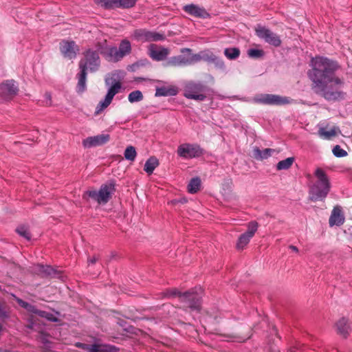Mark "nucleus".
<instances>
[{
	"mask_svg": "<svg viewBox=\"0 0 352 352\" xmlns=\"http://www.w3.org/2000/svg\"><path fill=\"white\" fill-rule=\"evenodd\" d=\"M76 346L84 349L87 352H115L116 351V347L114 346L102 344H87L77 342Z\"/></svg>",
	"mask_w": 352,
	"mask_h": 352,
	"instance_id": "obj_16",
	"label": "nucleus"
},
{
	"mask_svg": "<svg viewBox=\"0 0 352 352\" xmlns=\"http://www.w3.org/2000/svg\"><path fill=\"white\" fill-rule=\"evenodd\" d=\"M96 48L108 62L118 63L120 61L118 54L117 47L108 45L106 41L98 42L96 44Z\"/></svg>",
	"mask_w": 352,
	"mask_h": 352,
	"instance_id": "obj_8",
	"label": "nucleus"
},
{
	"mask_svg": "<svg viewBox=\"0 0 352 352\" xmlns=\"http://www.w3.org/2000/svg\"><path fill=\"white\" fill-rule=\"evenodd\" d=\"M344 222V217L342 212L340 206H335L331 212L329 219V223L331 227L333 226H341Z\"/></svg>",
	"mask_w": 352,
	"mask_h": 352,
	"instance_id": "obj_22",
	"label": "nucleus"
},
{
	"mask_svg": "<svg viewBox=\"0 0 352 352\" xmlns=\"http://www.w3.org/2000/svg\"><path fill=\"white\" fill-rule=\"evenodd\" d=\"M2 329H3V327H2V325L0 324V333L1 332Z\"/></svg>",
	"mask_w": 352,
	"mask_h": 352,
	"instance_id": "obj_54",
	"label": "nucleus"
},
{
	"mask_svg": "<svg viewBox=\"0 0 352 352\" xmlns=\"http://www.w3.org/2000/svg\"><path fill=\"white\" fill-rule=\"evenodd\" d=\"M264 51L258 49H250L248 51V55L252 58H260L264 56Z\"/></svg>",
	"mask_w": 352,
	"mask_h": 352,
	"instance_id": "obj_38",
	"label": "nucleus"
},
{
	"mask_svg": "<svg viewBox=\"0 0 352 352\" xmlns=\"http://www.w3.org/2000/svg\"><path fill=\"white\" fill-rule=\"evenodd\" d=\"M332 152L333 155L338 157H343L347 155V152L341 148L339 145L335 146L332 150Z\"/></svg>",
	"mask_w": 352,
	"mask_h": 352,
	"instance_id": "obj_40",
	"label": "nucleus"
},
{
	"mask_svg": "<svg viewBox=\"0 0 352 352\" xmlns=\"http://www.w3.org/2000/svg\"><path fill=\"white\" fill-rule=\"evenodd\" d=\"M159 164V160L155 157H151L146 160L144 170L148 175H151Z\"/></svg>",
	"mask_w": 352,
	"mask_h": 352,
	"instance_id": "obj_27",
	"label": "nucleus"
},
{
	"mask_svg": "<svg viewBox=\"0 0 352 352\" xmlns=\"http://www.w3.org/2000/svg\"><path fill=\"white\" fill-rule=\"evenodd\" d=\"M40 316L43 318H47L48 320L52 322H58V319L56 316H54L52 314L43 311V312H39Z\"/></svg>",
	"mask_w": 352,
	"mask_h": 352,
	"instance_id": "obj_42",
	"label": "nucleus"
},
{
	"mask_svg": "<svg viewBox=\"0 0 352 352\" xmlns=\"http://www.w3.org/2000/svg\"><path fill=\"white\" fill-rule=\"evenodd\" d=\"M51 270V268L50 267H46V270H45V272H46L47 274H50V271Z\"/></svg>",
	"mask_w": 352,
	"mask_h": 352,
	"instance_id": "obj_53",
	"label": "nucleus"
},
{
	"mask_svg": "<svg viewBox=\"0 0 352 352\" xmlns=\"http://www.w3.org/2000/svg\"><path fill=\"white\" fill-rule=\"evenodd\" d=\"M256 36L271 45L274 47H279L281 45V40L276 33L271 31L270 29L262 25H257L255 28Z\"/></svg>",
	"mask_w": 352,
	"mask_h": 352,
	"instance_id": "obj_10",
	"label": "nucleus"
},
{
	"mask_svg": "<svg viewBox=\"0 0 352 352\" xmlns=\"http://www.w3.org/2000/svg\"><path fill=\"white\" fill-rule=\"evenodd\" d=\"M143 99L142 93L139 90H135L129 94L128 100L131 103L138 102Z\"/></svg>",
	"mask_w": 352,
	"mask_h": 352,
	"instance_id": "obj_35",
	"label": "nucleus"
},
{
	"mask_svg": "<svg viewBox=\"0 0 352 352\" xmlns=\"http://www.w3.org/2000/svg\"><path fill=\"white\" fill-rule=\"evenodd\" d=\"M138 69H139L138 63H136V62L131 65H129L127 68L129 71L131 72H136Z\"/></svg>",
	"mask_w": 352,
	"mask_h": 352,
	"instance_id": "obj_48",
	"label": "nucleus"
},
{
	"mask_svg": "<svg viewBox=\"0 0 352 352\" xmlns=\"http://www.w3.org/2000/svg\"><path fill=\"white\" fill-rule=\"evenodd\" d=\"M215 56L216 55L210 50L200 51L197 54H193L194 64L201 60L210 63L214 60Z\"/></svg>",
	"mask_w": 352,
	"mask_h": 352,
	"instance_id": "obj_23",
	"label": "nucleus"
},
{
	"mask_svg": "<svg viewBox=\"0 0 352 352\" xmlns=\"http://www.w3.org/2000/svg\"><path fill=\"white\" fill-rule=\"evenodd\" d=\"M206 86L201 82H189L184 88V96L188 99L203 101L206 98L204 92Z\"/></svg>",
	"mask_w": 352,
	"mask_h": 352,
	"instance_id": "obj_7",
	"label": "nucleus"
},
{
	"mask_svg": "<svg viewBox=\"0 0 352 352\" xmlns=\"http://www.w3.org/2000/svg\"><path fill=\"white\" fill-rule=\"evenodd\" d=\"M136 63H138V67L140 68L141 67L146 66V65H148L149 63V62L147 59H144V60H140L137 61Z\"/></svg>",
	"mask_w": 352,
	"mask_h": 352,
	"instance_id": "obj_49",
	"label": "nucleus"
},
{
	"mask_svg": "<svg viewBox=\"0 0 352 352\" xmlns=\"http://www.w3.org/2000/svg\"><path fill=\"white\" fill-rule=\"evenodd\" d=\"M170 51L168 48L151 44L148 47V56L155 61L165 60L168 56Z\"/></svg>",
	"mask_w": 352,
	"mask_h": 352,
	"instance_id": "obj_17",
	"label": "nucleus"
},
{
	"mask_svg": "<svg viewBox=\"0 0 352 352\" xmlns=\"http://www.w3.org/2000/svg\"><path fill=\"white\" fill-rule=\"evenodd\" d=\"M311 69L307 72L312 82L314 92L328 101L344 100L346 93L342 90L344 82L336 76L339 68L336 61L325 57L316 56L311 60Z\"/></svg>",
	"mask_w": 352,
	"mask_h": 352,
	"instance_id": "obj_1",
	"label": "nucleus"
},
{
	"mask_svg": "<svg viewBox=\"0 0 352 352\" xmlns=\"http://www.w3.org/2000/svg\"><path fill=\"white\" fill-rule=\"evenodd\" d=\"M203 291L193 289L179 294V302L183 304L184 309L189 308L192 311H199L201 309V300Z\"/></svg>",
	"mask_w": 352,
	"mask_h": 352,
	"instance_id": "obj_4",
	"label": "nucleus"
},
{
	"mask_svg": "<svg viewBox=\"0 0 352 352\" xmlns=\"http://www.w3.org/2000/svg\"><path fill=\"white\" fill-rule=\"evenodd\" d=\"M338 133H319L320 138L322 140H332Z\"/></svg>",
	"mask_w": 352,
	"mask_h": 352,
	"instance_id": "obj_43",
	"label": "nucleus"
},
{
	"mask_svg": "<svg viewBox=\"0 0 352 352\" xmlns=\"http://www.w3.org/2000/svg\"><path fill=\"white\" fill-rule=\"evenodd\" d=\"M60 50L65 58L71 60L76 58L78 47L73 41H62L60 43Z\"/></svg>",
	"mask_w": 352,
	"mask_h": 352,
	"instance_id": "obj_18",
	"label": "nucleus"
},
{
	"mask_svg": "<svg viewBox=\"0 0 352 352\" xmlns=\"http://www.w3.org/2000/svg\"><path fill=\"white\" fill-rule=\"evenodd\" d=\"M336 328L337 333L346 338L351 330V322L348 319L342 318L336 323Z\"/></svg>",
	"mask_w": 352,
	"mask_h": 352,
	"instance_id": "obj_21",
	"label": "nucleus"
},
{
	"mask_svg": "<svg viewBox=\"0 0 352 352\" xmlns=\"http://www.w3.org/2000/svg\"><path fill=\"white\" fill-rule=\"evenodd\" d=\"M182 294V293L179 292L176 289H173L167 292V296L168 297H177L179 300V294Z\"/></svg>",
	"mask_w": 352,
	"mask_h": 352,
	"instance_id": "obj_45",
	"label": "nucleus"
},
{
	"mask_svg": "<svg viewBox=\"0 0 352 352\" xmlns=\"http://www.w3.org/2000/svg\"><path fill=\"white\" fill-rule=\"evenodd\" d=\"M224 55L230 60H235L240 55V50L237 47H229L224 50Z\"/></svg>",
	"mask_w": 352,
	"mask_h": 352,
	"instance_id": "obj_31",
	"label": "nucleus"
},
{
	"mask_svg": "<svg viewBox=\"0 0 352 352\" xmlns=\"http://www.w3.org/2000/svg\"><path fill=\"white\" fill-rule=\"evenodd\" d=\"M98 260V257L96 256H94L92 258H88L89 264H94Z\"/></svg>",
	"mask_w": 352,
	"mask_h": 352,
	"instance_id": "obj_50",
	"label": "nucleus"
},
{
	"mask_svg": "<svg viewBox=\"0 0 352 352\" xmlns=\"http://www.w3.org/2000/svg\"><path fill=\"white\" fill-rule=\"evenodd\" d=\"M18 91V87L13 80H8L0 84V96L5 100H12Z\"/></svg>",
	"mask_w": 352,
	"mask_h": 352,
	"instance_id": "obj_14",
	"label": "nucleus"
},
{
	"mask_svg": "<svg viewBox=\"0 0 352 352\" xmlns=\"http://www.w3.org/2000/svg\"><path fill=\"white\" fill-rule=\"evenodd\" d=\"M124 156L126 160L133 162L137 156L135 148L133 146H128L124 152Z\"/></svg>",
	"mask_w": 352,
	"mask_h": 352,
	"instance_id": "obj_33",
	"label": "nucleus"
},
{
	"mask_svg": "<svg viewBox=\"0 0 352 352\" xmlns=\"http://www.w3.org/2000/svg\"><path fill=\"white\" fill-rule=\"evenodd\" d=\"M289 249H291L292 250L296 252H298V249L297 248V247L292 245H289Z\"/></svg>",
	"mask_w": 352,
	"mask_h": 352,
	"instance_id": "obj_51",
	"label": "nucleus"
},
{
	"mask_svg": "<svg viewBox=\"0 0 352 352\" xmlns=\"http://www.w3.org/2000/svg\"><path fill=\"white\" fill-rule=\"evenodd\" d=\"M200 186V179L198 177L192 178L188 185V190L190 193H196L199 190Z\"/></svg>",
	"mask_w": 352,
	"mask_h": 352,
	"instance_id": "obj_30",
	"label": "nucleus"
},
{
	"mask_svg": "<svg viewBox=\"0 0 352 352\" xmlns=\"http://www.w3.org/2000/svg\"><path fill=\"white\" fill-rule=\"evenodd\" d=\"M94 2L105 9H127L135 6L137 0H94Z\"/></svg>",
	"mask_w": 352,
	"mask_h": 352,
	"instance_id": "obj_12",
	"label": "nucleus"
},
{
	"mask_svg": "<svg viewBox=\"0 0 352 352\" xmlns=\"http://www.w3.org/2000/svg\"><path fill=\"white\" fill-rule=\"evenodd\" d=\"M115 186L113 181H109L102 184L98 191L96 190L85 191L82 195V199L87 201L89 198H91L100 205L106 204L116 191Z\"/></svg>",
	"mask_w": 352,
	"mask_h": 352,
	"instance_id": "obj_3",
	"label": "nucleus"
},
{
	"mask_svg": "<svg viewBox=\"0 0 352 352\" xmlns=\"http://www.w3.org/2000/svg\"><path fill=\"white\" fill-rule=\"evenodd\" d=\"M212 63L214 65V67L217 69L221 70V72H226V67L223 62V60L215 56L214 60L212 61Z\"/></svg>",
	"mask_w": 352,
	"mask_h": 352,
	"instance_id": "obj_37",
	"label": "nucleus"
},
{
	"mask_svg": "<svg viewBox=\"0 0 352 352\" xmlns=\"http://www.w3.org/2000/svg\"><path fill=\"white\" fill-rule=\"evenodd\" d=\"M0 352H9L8 351H0Z\"/></svg>",
	"mask_w": 352,
	"mask_h": 352,
	"instance_id": "obj_55",
	"label": "nucleus"
},
{
	"mask_svg": "<svg viewBox=\"0 0 352 352\" xmlns=\"http://www.w3.org/2000/svg\"><path fill=\"white\" fill-rule=\"evenodd\" d=\"M16 301L19 304V305H21L22 307L25 308V309L30 307V303H28L20 298H16Z\"/></svg>",
	"mask_w": 352,
	"mask_h": 352,
	"instance_id": "obj_46",
	"label": "nucleus"
},
{
	"mask_svg": "<svg viewBox=\"0 0 352 352\" xmlns=\"http://www.w3.org/2000/svg\"><path fill=\"white\" fill-rule=\"evenodd\" d=\"M44 100L42 102L43 105L51 106L52 105V96L49 92H46L44 95Z\"/></svg>",
	"mask_w": 352,
	"mask_h": 352,
	"instance_id": "obj_44",
	"label": "nucleus"
},
{
	"mask_svg": "<svg viewBox=\"0 0 352 352\" xmlns=\"http://www.w3.org/2000/svg\"><path fill=\"white\" fill-rule=\"evenodd\" d=\"M294 162V157H287L285 160H281L276 164V169L278 170H287L289 169Z\"/></svg>",
	"mask_w": 352,
	"mask_h": 352,
	"instance_id": "obj_32",
	"label": "nucleus"
},
{
	"mask_svg": "<svg viewBox=\"0 0 352 352\" xmlns=\"http://www.w3.org/2000/svg\"><path fill=\"white\" fill-rule=\"evenodd\" d=\"M99 52L89 48L83 53V58L79 61V69L89 70L91 72H96L100 65Z\"/></svg>",
	"mask_w": 352,
	"mask_h": 352,
	"instance_id": "obj_5",
	"label": "nucleus"
},
{
	"mask_svg": "<svg viewBox=\"0 0 352 352\" xmlns=\"http://www.w3.org/2000/svg\"><path fill=\"white\" fill-rule=\"evenodd\" d=\"M317 180L309 186V199L311 201H323L331 189L330 181L326 173L320 168L314 173Z\"/></svg>",
	"mask_w": 352,
	"mask_h": 352,
	"instance_id": "obj_2",
	"label": "nucleus"
},
{
	"mask_svg": "<svg viewBox=\"0 0 352 352\" xmlns=\"http://www.w3.org/2000/svg\"><path fill=\"white\" fill-rule=\"evenodd\" d=\"M324 123H320L319 124L320 128L318 132H340V130L338 126H333L329 128L327 126H324Z\"/></svg>",
	"mask_w": 352,
	"mask_h": 352,
	"instance_id": "obj_39",
	"label": "nucleus"
},
{
	"mask_svg": "<svg viewBox=\"0 0 352 352\" xmlns=\"http://www.w3.org/2000/svg\"><path fill=\"white\" fill-rule=\"evenodd\" d=\"M177 153L182 158L192 159L202 155L204 150L198 144L185 143L178 146Z\"/></svg>",
	"mask_w": 352,
	"mask_h": 352,
	"instance_id": "obj_9",
	"label": "nucleus"
},
{
	"mask_svg": "<svg viewBox=\"0 0 352 352\" xmlns=\"http://www.w3.org/2000/svg\"><path fill=\"white\" fill-rule=\"evenodd\" d=\"M257 103L268 105H283L289 102L287 97L280 96L275 94H261L254 98Z\"/></svg>",
	"mask_w": 352,
	"mask_h": 352,
	"instance_id": "obj_13",
	"label": "nucleus"
},
{
	"mask_svg": "<svg viewBox=\"0 0 352 352\" xmlns=\"http://www.w3.org/2000/svg\"><path fill=\"white\" fill-rule=\"evenodd\" d=\"M181 53L179 55L170 57L164 65L166 67H181L195 65L191 49L182 48Z\"/></svg>",
	"mask_w": 352,
	"mask_h": 352,
	"instance_id": "obj_6",
	"label": "nucleus"
},
{
	"mask_svg": "<svg viewBox=\"0 0 352 352\" xmlns=\"http://www.w3.org/2000/svg\"><path fill=\"white\" fill-rule=\"evenodd\" d=\"M133 38L138 42H151L163 41L165 38L164 34L149 31L146 29L135 30L132 34Z\"/></svg>",
	"mask_w": 352,
	"mask_h": 352,
	"instance_id": "obj_11",
	"label": "nucleus"
},
{
	"mask_svg": "<svg viewBox=\"0 0 352 352\" xmlns=\"http://www.w3.org/2000/svg\"><path fill=\"white\" fill-rule=\"evenodd\" d=\"M258 223L256 221H251L248 223V230L241 234L236 243V248L238 250H243L249 243L250 239L254 236L258 229Z\"/></svg>",
	"mask_w": 352,
	"mask_h": 352,
	"instance_id": "obj_15",
	"label": "nucleus"
},
{
	"mask_svg": "<svg viewBox=\"0 0 352 352\" xmlns=\"http://www.w3.org/2000/svg\"><path fill=\"white\" fill-rule=\"evenodd\" d=\"M8 316L9 315L6 304L0 302V319H5L8 318Z\"/></svg>",
	"mask_w": 352,
	"mask_h": 352,
	"instance_id": "obj_41",
	"label": "nucleus"
},
{
	"mask_svg": "<svg viewBox=\"0 0 352 352\" xmlns=\"http://www.w3.org/2000/svg\"><path fill=\"white\" fill-rule=\"evenodd\" d=\"M346 234L352 235V227L344 231Z\"/></svg>",
	"mask_w": 352,
	"mask_h": 352,
	"instance_id": "obj_52",
	"label": "nucleus"
},
{
	"mask_svg": "<svg viewBox=\"0 0 352 352\" xmlns=\"http://www.w3.org/2000/svg\"><path fill=\"white\" fill-rule=\"evenodd\" d=\"M27 310L28 311L32 312L34 314H37L39 316H40L39 312H43V311H41V310L37 309L34 305H30V307L28 308Z\"/></svg>",
	"mask_w": 352,
	"mask_h": 352,
	"instance_id": "obj_47",
	"label": "nucleus"
},
{
	"mask_svg": "<svg viewBox=\"0 0 352 352\" xmlns=\"http://www.w3.org/2000/svg\"><path fill=\"white\" fill-rule=\"evenodd\" d=\"M16 232L21 236L23 237L26 240L30 241L31 239L32 235L30 234V232L28 226H24V225H21L16 228Z\"/></svg>",
	"mask_w": 352,
	"mask_h": 352,
	"instance_id": "obj_34",
	"label": "nucleus"
},
{
	"mask_svg": "<svg viewBox=\"0 0 352 352\" xmlns=\"http://www.w3.org/2000/svg\"><path fill=\"white\" fill-rule=\"evenodd\" d=\"M177 94V90L175 87H161L157 88L156 96H173Z\"/></svg>",
	"mask_w": 352,
	"mask_h": 352,
	"instance_id": "obj_28",
	"label": "nucleus"
},
{
	"mask_svg": "<svg viewBox=\"0 0 352 352\" xmlns=\"http://www.w3.org/2000/svg\"><path fill=\"white\" fill-rule=\"evenodd\" d=\"M121 88H122L121 82L119 81L115 80V82L113 83H112L111 86L108 89L106 96L112 100L113 97L115 96V95L117 94L120 91Z\"/></svg>",
	"mask_w": 352,
	"mask_h": 352,
	"instance_id": "obj_29",
	"label": "nucleus"
},
{
	"mask_svg": "<svg viewBox=\"0 0 352 352\" xmlns=\"http://www.w3.org/2000/svg\"><path fill=\"white\" fill-rule=\"evenodd\" d=\"M183 10L186 14L196 18L208 19L210 16L204 8L194 3L185 5L183 7Z\"/></svg>",
	"mask_w": 352,
	"mask_h": 352,
	"instance_id": "obj_19",
	"label": "nucleus"
},
{
	"mask_svg": "<svg viewBox=\"0 0 352 352\" xmlns=\"http://www.w3.org/2000/svg\"><path fill=\"white\" fill-rule=\"evenodd\" d=\"M109 140V134H100L85 139L82 144L85 148H91L103 145L108 142Z\"/></svg>",
	"mask_w": 352,
	"mask_h": 352,
	"instance_id": "obj_20",
	"label": "nucleus"
},
{
	"mask_svg": "<svg viewBox=\"0 0 352 352\" xmlns=\"http://www.w3.org/2000/svg\"><path fill=\"white\" fill-rule=\"evenodd\" d=\"M274 153H275L274 149L272 148H265L261 151L258 147L255 146L252 149V156L256 159V160H263L267 159L270 157Z\"/></svg>",
	"mask_w": 352,
	"mask_h": 352,
	"instance_id": "obj_25",
	"label": "nucleus"
},
{
	"mask_svg": "<svg viewBox=\"0 0 352 352\" xmlns=\"http://www.w3.org/2000/svg\"><path fill=\"white\" fill-rule=\"evenodd\" d=\"M118 54L122 60L125 56L131 53L132 47L130 41L127 39H123L120 41L119 47H117Z\"/></svg>",
	"mask_w": 352,
	"mask_h": 352,
	"instance_id": "obj_24",
	"label": "nucleus"
},
{
	"mask_svg": "<svg viewBox=\"0 0 352 352\" xmlns=\"http://www.w3.org/2000/svg\"><path fill=\"white\" fill-rule=\"evenodd\" d=\"M111 100L105 96L103 100H101L96 107V113L99 114L104 109H106L111 102Z\"/></svg>",
	"mask_w": 352,
	"mask_h": 352,
	"instance_id": "obj_36",
	"label": "nucleus"
},
{
	"mask_svg": "<svg viewBox=\"0 0 352 352\" xmlns=\"http://www.w3.org/2000/svg\"><path fill=\"white\" fill-rule=\"evenodd\" d=\"M87 76V71H85L83 69H80L79 73L77 74L76 78L78 79V83L76 85V91L78 93H82L86 90Z\"/></svg>",
	"mask_w": 352,
	"mask_h": 352,
	"instance_id": "obj_26",
	"label": "nucleus"
}]
</instances>
